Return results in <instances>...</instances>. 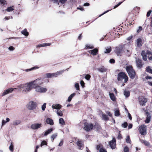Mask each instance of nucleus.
Returning <instances> with one entry per match:
<instances>
[{"label": "nucleus", "instance_id": "1", "mask_svg": "<svg viewBox=\"0 0 152 152\" xmlns=\"http://www.w3.org/2000/svg\"><path fill=\"white\" fill-rule=\"evenodd\" d=\"M43 78L39 77L34 80V88L36 92L44 93L47 92V89L46 87L40 86L43 84Z\"/></svg>", "mask_w": 152, "mask_h": 152}, {"label": "nucleus", "instance_id": "2", "mask_svg": "<svg viewBox=\"0 0 152 152\" xmlns=\"http://www.w3.org/2000/svg\"><path fill=\"white\" fill-rule=\"evenodd\" d=\"M34 80L26 84L19 85L18 88H20L22 92L27 94L34 88Z\"/></svg>", "mask_w": 152, "mask_h": 152}, {"label": "nucleus", "instance_id": "3", "mask_svg": "<svg viewBox=\"0 0 152 152\" xmlns=\"http://www.w3.org/2000/svg\"><path fill=\"white\" fill-rule=\"evenodd\" d=\"M141 55L143 60L145 61L147 60V56L149 60H152V53L149 51L147 50L146 52L142 51L141 53Z\"/></svg>", "mask_w": 152, "mask_h": 152}, {"label": "nucleus", "instance_id": "4", "mask_svg": "<svg viewBox=\"0 0 152 152\" xmlns=\"http://www.w3.org/2000/svg\"><path fill=\"white\" fill-rule=\"evenodd\" d=\"M126 69L130 77L132 79L134 78L136 76L135 72L132 68V66H126Z\"/></svg>", "mask_w": 152, "mask_h": 152}, {"label": "nucleus", "instance_id": "5", "mask_svg": "<svg viewBox=\"0 0 152 152\" xmlns=\"http://www.w3.org/2000/svg\"><path fill=\"white\" fill-rule=\"evenodd\" d=\"M64 70L57 72H56L53 73H48L45 74L43 75V77L45 78H51L53 77H56L58 75L61 74L63 72Z\"/></svg>", "mask_w": 152, "mask_h": 152}, {"label": "nucleus", "instance_id": "6", "mask_svg": "<svg viewBox=\"0 0 152 152\" xmlns=\"http://www.w3.org/2000/svg\"><path fill=\"white\" fill-rule=\"evenodd\" d=\"M118 80L119 81H122L124 79V82L126 83L128 80V77L124 73L121 72L118 73Z\"/></svg>", "mask_w": 152, "mask_h": 152}, {"label": "nucleus", "instance_id": "7", "mask_svg": "<svg viewBox=\"0 0 152 152\" xmlns=\"http://www.w3.org/2000/svg\"><path fill=\"white\" fill-rule=\"evenodd\" d=\"M126 45H120L118 46L115 48V52L118 55H119V54L123 52L124 50Z\"/></svg>", "mask_w": 152, "mask_h": 152}, {"label": "nucleus", "instance_id": "8", "mask_svg": "<svg viewBox=\"0 0 152 152\" xmlns=\"http://www.w3.org/2000/svg\"><path fill=\"white\" fill-rule=\"evenodd\" d=\"M94 127L96 128V125L94 126L92 124L88 123L86 122L84 123L83 129L86 132H89Z\"/></svg>", "mask_w": 152, "mask_h": 152}, {"label": "nucleus", "instance_id": "9", "mask_svg": "<svg viewBox=\"0 0 152 152\" xmlns=\"http://www.w3.org/2000/svg\"><path fill=\"white\" fill-rule=\"evenodd\" d=\"M37 105V104L36 102L31 101L28 103L27 107L29 110H31L35 109Z\"/></svg>", "mask_w": 152, "mask_h": 152}, {"label": "nucleus", "instance_id": "10", "mask_svg": "<svg viewBox=\"0 0 152 152\" xmlns=\"http://www.w3.org/2000/svg\"><path fill=\"white\" fill-rule=\"evenodd\" d=\"M139 130L142 135H145L146 133V126L142 125L139 127Z\"/></svg>", "mask_w": 152, "mask_h": 152}, {"label": "nucleus", "instance_id": "11", "mask_svg": "<svg viewBox=\"0 0 152 152\" xmlns=\"http://www.w3.org/2000/svg\"><path fill=\"white\" fill-rule=\"evenodd\" d=\"M147 101V98L143 96L139 97V103L140 105L142 106H145Z\"/></svg>", "mask_w": 152, "mask_h": 152}, {"label": "nucleus", "instance_id": "12", "mask_svg": "<svg viewBox=\"0 0 152 152\" xmlns=\"http://www.w3.org/2000/svg\"><path fill=\"white\" fill-rule=\"evenodd\" d=\"M42 125L41 123H34L32 124L31 126V128L33 130H37L41 128Z\"/></svg>", "mask_w": 152, "mask_h": 152}, {"label": "nucleus", "instance_id": "13", "mask_svg": "<svg viewBox=\"0 0 152 152\" xmlns=\"http://www.w3.org/2000/svg\"><path fill=\"white\" fill-rule=\"evenodd\" d=\"M109 144L111 148H115L116 147V140L114 138H113L112 140L109 142Z\"/></svg>", "mask_w": 152, "mask_h": 152}, {"label": "nucleus", "instance_id": "14", "mask_svg": "<svg viewBox=\"0 0 152 152\" xmlns=\"http://www.w3.org/2000/svg\"><path fill=\"white\" fill-rule=\"evenodd\" d=\"M13 90L14 89L12 88H10L7 89L2 94V96H4L9 93H11L13 91Z\"/></svg>", "mask_w": 152, "mask_h": 152}, {"label": "nucleus", "instance_id": "15", "mask_svg": "<svg viewBox=\"0 0 152 152\" xmlns=\"http://www.w3.org/2000/svg\"><path fill=\"white\" fill-rule=\"evenodd\" d=\"M146 114H147V117H146V119L145 121V122L146 123L148 124L151 121V116L148 112H146Z\"/></svg>", "mask_w": 152, "mask_h": 152}, {"label": "nucleus", "instance_id": "16", "mask_svg": "<svg viewBox=\"0 0 152 152\" xmlns=\"http://www.w3.org/2000/svg\"><path fill=\"white\" fill-rule=\"evenodd\" d=\"M61 107V105L58 104H53L52 106V108L53 109H57V110L60 109Z\"/></svg>", "mask_w": 152, "mask_h": 152}, {"label": "nucleus", "instance_id": "17", "mask_svg": "<svg viewBox=\"0 0 152 152\" xmlns=\"http://www.w3.org/2000/svg\"><path fill=\"white\" fill-rule=\"evenodd\" d=\"M136 61L137 66L139 68H141L142 65L141 60L137 59H136Z\"/></svg>", "mask_w": 152, "mask_h": 152}, {"label": "nucleus", "instance_id": "18", "mask_svg": "<svg viewBox=\"0 0 152 152\" xmlns=\"http://www.w3.org/2000/svg\"><path fill=\"white\" fill-rule=\"evenodd\" d=\"M98 51V49L95 48L93 50H90L89 52L93 55H95L97 53Z\"/></svg>", "mask_w": 152, "mask_h": 152}, {"label": "nucleus", "instance_id": "19", "mask_svg": "<svg viewBox=\"0 0 152 152\" xmlns=\"http://www.w3.org/2000/svg\"><path fill=\"white\" fill-rule=\"evenodd\" d=\"M46 122L47 124H50V125H53L54 124L53 120L50 118H47L46 119Z\"/></svg>", "mask_w": 152, "mask_h": 152}, {"label": "nucleus", "instance_id": "20", "mask_svg": "<svg viewBox=\"0 0 152 152\" xmlns=\"http://www.w3.org/2000/svg\"><path fill=\"white\" fill-rule=\"evenodd\" d=\"M21 121L19 120H15L12 122V125L14 126H16L19 125L21 123Z\"/></svg>", "mask_w": 152, "mask_h": 152}, {"label": "nucleus", "instance_id": "21", "mask_svg": "<svg viewBox=\"0 0 152 152\" xmlns=\"http://www.w3.org/2000/svg\"><path fill=\"white\" fill-rule=\"evenodd\" d=\"M77 145L79 147V149L81 150L83 148V145L81 140H78L77 142Z\"/></svg>", "mask_w": 152, "mask_h": 152}, {"label": "nucleus", "instance_id": "22", "mask_svg": "<svg viewBox=\"0 0 152 152\" xmlns=\"http://www.w3.org/2000/svg\"><path fill=\"white\" fill-rule=\"evenodd\" d=\"M109 95L110 97L111 100L113 101H115L116 98L113 94L109 93Z\"/></svg>", "mask_w": 152, "mask_h": 152}, {"label": "nucleus", "instance_id": "23", "mask_svg": "<svg viewBox=\"0 0 152 152\" xmlns=\"http://www.w3.org/2000/svg\"><path fill=\"white\" fill-rule=\"evenodd\" d=\"M137 44L138 47H140L142 45V40L139 38L137 40Z\"/></svg>", "mask_w": 152, "mask_h": 152}, {"label": "nucleus", "instance_id": "24", "mask_svg": "<svg viewBox=\"0 0 152 152\" xmlns=\"http://www.w3.org/2000/svg\"><path fill=\"white\" fill-rule=\"evenodd\" d=\"M51 45V44L49 43H44L38 45H37V47H44L46 46H49Z\"/></svg>", "mask_w": 152, "mask_h": 152}, {"label": "nucleus", "instance_id": "25", "mask_svg": "<svg viewBox=\"0 0 152 152\" xmlns=\"http://www.w3.org/2000/svg\"><path fill=\"white\" fill-rule=\"evenodd\" d=\"M111 51V48L110 47H108L105 48L104 52L105 53H109Z\"/></svg>", "mask_w": 152, "mask_h": 152}, {"label": "nucleus", "instance_id": "26", "mask_svg": "<svg viewBox=\"0 0 152 152\" xmlns=\"http://www.w3.org/2000/svg\"><path fill=\"white\" fill-rule=\"evenodd\" d=\"M124 52L126 55L128 56H129L131 55V53L130 51L128 50H126L124 51Z\"/></svg>", "mask_w": 152, "mask_h": 152}, {"label": "nucleus", "instance_id": "27", "mask_svg": "<svg viewBox=\"0 0 152 152\" xmlns=\"http://www.w3.org/2000/svg\"><path fill=\"white\" fill-rule=\"evenodd\" d=\"M53 131V129L52 128L48 129L45 132L44 134V136H47V135Z\"/></svg>", "mask_w": 152, "mask_h": 152}, {"label": "nucleus", "instance_id": "28", "mask_svg": "<svg viewBox=\"0 0 152 152\" xmlns=\"http://www.w3.org/2000/svg\"><path fill=\"white\" fill-rule=\"evenodd\" d=\"M75 93H73L72 94L68 97L67 101L69 102H70L72 99V98L75 96Z\"/></svg>", "mask_w": 152, "mask_h": 152}, {"label": "nucleus", "instance_id": "29", "mask_svg": "<svg viewBox=\"0 0 152 152\" xmlns=\"http://www.w3.org/2000/svg\"><path fill=\"white\" fill-rule=\"evenodd\" d=\"M59 122L60 124L62 125H65V122L63 118H59Z\"/></svg>", "mask_w": 152, "mask_h": 152}, {"label": "nucleus", "instance_id": "30", "mask_svg": "<svg viewBox=\"0 0 152 152\" xmlns=\"http://www.w3.org/2000/svg\"><path fill=\"white\" fill-rule=\"evenodd\" d=\"M14 10V6H12L11 7H8L6 9V10L8 12H10L13 11Z\"/></svg>", "mask_w": 152, "mask_h": 152}, {"label": "nucleus", "instance_id": "31", "mask_svg": "<svg viewBox=\"0 0 152 152\" xmlns=\"http://www.w3.org/2000/svg\"><path fill=\"white\" fill-rule=\"evenodd\" d=\"M130 92L129 91L125 90L124 92V95L126 97H128L130 95Z\"/></svg>", "mask_w": 152, "mask_h": 152}, {"label": "nucleus", "instance_id": "32", "mask_svg": "<svg viewBox=\"0 0 152 152\" xmlns=\"http://www.w3.org/2000/svg\"><path fill=\"white\" fill-rule=\"evenodd\" d=\"M39 67L37 66H34V67H33L30 69H25V70H24V71H26L27 72H29L30 71H31V70H33L34 69H37Z\"/></svg>", "mask_w": 152, "mask_h": 152}, {"label": "nucleus", "instance_id": "33", "mask_svg": "<svg viewBox=\"0 0 152 152\" xmlns=\"http://www.w3.org/2000/svg\"><path fill=\"white\" fill-rule=\"evenodd\" d=\"M21 33L22 34L25 35L26 36H28V33L27 32L26 29H25L21 31Z\"/></svg>", "mask_w": 152, "mask_h": 152}, {"label": "nucleus", "instance_id": "34", "mask_svg": "<svg viewBox=\"0 0 152 152\" xmlns=\"http://www.w3.org/2000/svg\"><path fill=\"white\" fill-rule=\"evenodd\" d=\"M56 113L58 115L61 116L63 115L62 112L60 109L57 110Z\"/></svg>", "mask_w": 152, "mask_h": 152}, {"label": "nucleus", "instance_id": "35", "mask_svg": "<svg viewBox=\"0 0 152 152\" xmlns=\"http://www.w3.org/2000/svg\"><path fill=\"white\" fill-rule=\"evenodd\" d=\"M57 136V133H56L53 134L51 136V138L53 140L52 141H53V140L56 138Z\"/></svg>", "mask_w": 152, "mask_h": 152}, {"label": "nucleus", "instance_id": "36", "mask_svg": "<svg viewBox=\"0 0 152 152\" xmlns=\"http://www.w3.org/2000/svg\"><path fill=\"white\" fill-rule=\"evenodd\" d=\"M98 69L100 72H105L106 70V69L103 67L99 68Z\"/></svg>", "mask_w": 152, "mask_h": 152}, {"label": "nucleus", "instance_id": "37", "mask_svg": "<svg viewBox=\"0 0 152 152\" xmlns=\"http://www.w3.org/2000/svg\"><path fill=\"white\" fill-rule=\"evenodd\" d=\"M102 118L103 119L106 121H107L109 119L108 118L106 115L103 114L102 115Z\"/></svg>", "mask_w": 152, "mask_h": 152}, {"label": "nucleus", "instance_id": "38", "mask_svg": "<svg viewBox=\"0 0 152 152\" xmlns=\"http://www.w3.org/2000/svg\"><path fill=\"white\" fill-rule=\"evenodd\" d=\"M13 142H11L9 148L10 150L12 151L13 150Z\"/></svg>", "mask_w": 152, "mask_h": 152}, {"label": "nucleus", "instance_id": "39", "mask_svg": "<svg viewBox=\"0 0 152 152\" xmlns=\"http://www.w3.org/2000/svg\"><path fill=\"white\" fill-rule=\"evenodd\" d=\"M146 71L151 74H152V69L151 68L150 66H148L146 68Z\"/></svg>", "mask_w": 152, "mask_h": 152}, {"label": "nucleus", "instance_id": "40", "mask_svg": "<svg viewBox=\"0 0 152 152\" xmlns=\"http://www.w3.org/2000/svg\"><path fill=\"white\" fill-rule=\"evenodd\" d=\"M46 103H44L42 106V110L43 111H44L45 110V108L46 107Z\"/></svg>", "mask_w": 152, "mask_h": 152}, {"label": "nucleus", "instance_id": "41", "mask_svg": "<svg viewBox=\"0 0 152 152\" xmlns=\"http://www.w3.org/2000/svg\"><path fill=\"white\" fill-rule=\"evenodd\" d=\"M44 145H47L46 142L45 140H43L40 146L41 147H42Z\"/></svg>", "mask_w": 152, "mask_h": 152}, {"label": "nucleus", "instance_id": "42", "mask_svg": "<svg viewBox=\"0 0 152 152\" xmlns=\"http://www.w3.org/2000/svg\"><path fill=\"white\" fill-rule=\"evenodd\" d=\"M86 49H92L94 48V46L91 45H86Z\"/></svg>", "mask_w": 152, "mask_h": 152}, {"label": "nucleus", "instance_id": "43", "mask_svg": "<svg viewBox=\"0 0 152 152\" xmlns=\"http://www.w3.org/2000/svg\"><path fill=\"white\" fill-rule=\"evenodd\" d=\"M119 112L118 110H117L115 112V116H118L119 115Z\"/></svg>", "mask_w": 152, "mask_h": 152}, {"label": "nucleus", "instance_id": "44", "mask_svg": "<svg viewBox=\"0 0 152 152\" xmlns=\"http://www.w3.org/2000/svg\"><path fill=\"white\" fill-rule=\"evenodd\" d=\"M91 77V76L89 75H86L85 77V78L87 80H89Z\"/></svg>", "mask_w": 152, "mask_h": 152}, {"label": "nucleus", "instance_id": "45", "mask_svg": "<svg viewBox=\"0 0 152 152\" xmlns=\"http://www.w3.org/2000/svg\"><path fill=\"white\" fill-rule=\"evenodd\" d=\"M75 87L76 90H79V84L78 83H76L75 85Z\"/></svg>", "mask_w": 152, "mask_h": 152}, {"label": "nucleus", "instance_id": "46", "mask_svg": "<svg viewBox=\"0 0 152 152\" xmlns=\"http://www.w3.org/2000/svg\"><path fill=\"white\" fill-rule=\"evenodd\" d=\"M103 148L102 145L101 144H99L96 145V149L98 150L99 148Z\"/></svg>", "mask_w": 152, "mask_h": 152}, {"label": "nucleus", "instance_id": "47", "mask_svg": "<svg viewBox=\"0 0 152 152\" xmlns=\"http://www.w3.org/2000/svg\"><path fill=\"white\" fill-rule=\"evenodd\" d=\"M142 141L144 144L145 145H146L148 146L149 145V143L148 141L144 140H143Z\"/></svg>", "mask_w": 152, "mask_h": 152}, {"label": "nucleus", "instance_id": "48", "mask_svg": "<svg viewBox=\"0 0 152 152\" xmlns=\"http://www.w3.org/2000/svg\"><path fill=\"white\" fill-rule=\"evenodd\" d=\"M99 152H107V151L105 149L103 148H101L99 150Z\"/></svg>", "mask_w": 152, "mask_h": 152}, {"label": "nucleus", "instance_id": "49", "mask_svg": "<svg viewBox=\"0 0 152 152\" xmlns=\"http://www.w3.org/2000/svg\"><path fill=\"white\" fill-rule=\"evenodd\" d=\"M127 123L126 122H125L122 124V126L124 128H126L127 127Z\"/></svg>", "mask_w": 152, "mask_h": 152}, {"label": "nucleus", "instance_id": "50", "mask_svg": "<svg viewBox=\"0 0 152 152\" xmlns=\"http://www.w3.org/2000/svg\"><path fill=\"white\" fill-rule=\"evenodd\" d=\"M126 141V142L128 143H130V139L129 136H127V137Z\"/></svg>", "mask_w": 152, "mask_h": 152}, {"label": "nucleus", "instance_id": "51", "mask_svg": "<svg viewBox=\"0 0 152 152\" xmlns=\"http://www.w3.org/2000/svg\"><path fill=\"white\" fill-rule=\"evenodd\" d=\"M129 149L128 147H125L124 148V152H129Z\"/></svg>", "mask_w": 152, "mask_h": 152}, {"label": "nucleus", "instance_id": "52", "mask_svg": "<svg viewBox=\"0 0 152 152\" xmlns=\"http://www.w3.org/2000/svg\"><path fill=\"white\" fill-rule=\"evenodd\" d=\"M8 49L10 51H13L14 50L15 48L12 46H11L9 47Z\"/></svg>", "mask_w": 152, "mask_h": 152}, {"label": "nucleus", "instance_id": "53", "mask_svg": "<svg viewBox=\"0 0 152 152\" xmlns=\"http://www.w3.org/2000/svg\"><path fill=\"white\" fill-rule=\"evenodd\" d=\"M142 30V27L141 26H139V29L137 30V32L139 33Z\"/></svg>", "mask_w": 152, "mask_h": 152}, {"label": "nucleus", "instance_id": "54", "mask_svg": "<svg viewBox=\"0 0 152 152\" xmlns=\"http://www.w3.org/2000/svg\"><path fill=\"white\" fill-rule=\"evenodd\" d=\"M0 2L1 4H6V1L4 0H0Z\"/></svg>", "mask_w": 152, "mask_h": 152}, {"label": "nucleus", "instance_id": "55", "mask_svg": "<svg viewBox=\"0 0 152 152\" xmlns=\"http://www.w3.org/2000/svg\"><path fill=\"white\" fill-rule=\"evenodd\" d=\"M60 2L63 4L65 3L67 0H59Z\"/></svg>", "mask_w": 152, "mask_h": 152}, {"label": "nucleus", "instance_id": "56", "mask_svg": "<svg viewBox=\"0 0 152 152\" xmlns=\"http://www.w3.org/2000/svg\"><path fill=\"white\" fill-rule=\"evenodd\" d=\"M80 84L83 87L84 86L85 83L83 80L81 81L80 82Z\"/></svg>", "mask_w": 152, "mask_h": 152}, {"label": "nucleus", "instance_id": "57", "mask_svg": "<svg viewBox=\"0 0 152 152\" xmlns=\"http://www.w3.org/2000/svg\"><path fill=\"white\" fill-rule=\"evenodd\" d=\"M110 63H115V61L114 59H111L110 60Z\"/></svg>", "mask_w": 152, "mask_h": 152}, {"label": "nucleus", "instance_id": "58", "mask_svg": "<svg viewBox=\"0 0 152 152\" xmlns=\"http://www.w3.org/2000/svg\"><path fill=\"white\" fill-rule=\"evenodd\" d=\"M63 140L61 141L58 145V146H62L63 145Z\"/></svg>", "mask_w": 152, "mask_h": 152}, {"label": "nucleus", "instance_id": "59", "mask_svg": "<svg viewBox=\"0 0 152 152\" xmlns=\"http://www.w3.org/2000/svg\"><path fill=\"white\" fill-rule=\"evenodd\" d=\"M151 12V10H150L148 11V12H147V17H149L150 15Z\"/></svg>", "mask_w": 152, "mask_h": 152}, {"label": "nucleus", "instance_id": "60", "mask_svg": "<svg viewBox=\"0 0 152 152\" xmlns=\"http://www.w3.org/2000/svg\"><path fill=\"white\" fill-rule=\"evenodd\" d=\"M106 114H108L109 116H110V117L112 116V114L109 111H107L106 112Z\"/></svg>", "mask_w": 152, "mask_h": 152}, {"label": "nucleus", "instance_id": "61", "mask_svg": "<svg viewBox=\"0 0 152 152\" xmlns=\"http://www.w3.org/2000/svg\"><path fill=\"white\" fill-rule=\"evenodd\" d=\"M6 122V121H5L4 120H3L2 121V126L4 125Z\"/></svg>", "mask_w": 152, "mask_h": 152}, {"label": "nucleus", "instance_id": "62", "mask_svg": "<svg viewBox=\"0 0 152 152\" xmlns=\"http://www.w3.org/2000/svg\"><path fill=\"white\" fill-rule=\"evenodd\" d=\"M132 125L131 124H129L128 125V129H130L132 128Z\"/></svg>", "mask_w": 152, "mask_h": 152}, {"label": "nucleus", "instance_id": "63", "mask_svg": "<svg viewBox=\"0 0 152 152\" xmlns=\"http://www.w3.org/2000/svg\"><path fill=\"white\" fill-rule=\"evenodd\" d=\"M128 117H129V119L131 120H132V117L131 114L129 113H128Z\"/></svg>", "mask_w": 152, "mask_h": 152}, {"label": "nucleus", "instance_id": "64", "mask_svg": "<svg viewBox=\"0 0 152 152\" xmlns=\"http://www.w3.org/2000/svg\"><path fill=\"white\" fill-rule=\"evenodd\" d=\"M132 36H131L129 37L128 38H127V39L128 40H130L131 39H132Z\"/></svg>", "mask_w": 152, "mask_h": 152}]
</instances>
